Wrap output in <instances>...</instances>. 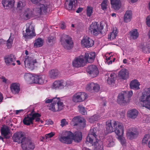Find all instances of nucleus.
Listing matches in <instances>:
<instances>
[{
	"instance_id": "obj_58",
	"label": "nucleus",
	"mask_w": 150,
	"mask_h": 150,
	"mask_svg": "<svg viewBox=\"0 0 150 150\" xmlns=\"http://www.w3.org/2000/svg\"><path fill=\"white\" fill-rule=\"evenodd\" d=\"M146 23L147 25L150 27V15L147 16L146 19Z\"/></svg>"
},
{
	"instance_id": "obj_3",
	"label": "nucleus",
	"mask_w": 150,
	"mask_h": 150,
	"mask_svg": "<svg viewBox=\"0 0 150 150\" xmlns=\"http://www.w3.org/2000/svg\"><path fill=\"white\" fill-rule=\"evenodd\" d=\"M113 125L115 128L114 130L115 132L118 136V139L120 141L122 146H125L126 141L123 137L125 131L123 124L118 121H115L114 122Z\"/></svg>"
},
{
	"instance_id": "obj_36",
	"label": "nucleus",
	"mask_w": 150,
	"mask_h": 150,
	"mask_svg": "<svg viewBox=\"0 0 150 150\" xmlns=\"http://www.w3.org/2000/svg\"><path fill=\"white\" fill-rule=\"evenodd\" d=\"M59 74V72L57 69H53L49 71V76L51 78H56Z\"/></svg>"
},
{
	"instance_id": "obj_28",
	"label": "nucleus",
	"mask_w": 150,
	"mask_h": 150,
	"mask_svg": "<svg viewBox=\"0 0 150 150\" xmlns=\"http://www.w3.org/2000/svg\"><path fill=\"white\" fill-rule=\"evenodd\" d=\"M116 75L114 73H111L107 79L108 83L111 86H113L116 78Z\"/></svg>"
},
{
	"instance_id": "obj_57",
	"label": "nucleus",
	"mask_w": 150,
	"mask_h": 150,
	"mask_svg": "<svg viewBox=\"0 0 150 150\" xmlns=\"http://www.w3.org/2000/svg\"><path fill=\"white\" fill-rule=\"evenodd\" d=\"M25 6V4L23 3L21 1H19L18 2L17 4L18 7H21V8L24 7Z\"/></svg>"
},
{
	"instance_id": "obj_29",
	"label": "nucleus",
	"mask_w": 150,
	"mask_h": 150,
	"mask_svg": "<svg viewBox=\"0 0 150 150\" xmlns=\"http://www.w3.org/2000/svg\"><path fill=\"white\" fill-rule=\"evenodd\" d=\"M104 144L107 147H112L114 144V142L111 136L108 137L104 141Z\"/></svg>"
},
{
	"instance_id": "obj_21",
	"label": "nucleus",
	"mask_w": 150,
	"mask_h": 150,
	"mask_svg": "<svg viewBox=\"0 0 150 150\" xmlns=\"http://www.w3.org/2000/svg\"><path fill=\"white\" fill-rule=\"evenodd\" d=\"M66 86V83L63 80H56L52 84V88L56 89H61Z\"/></svg>"
},
{
	"instance_id": "obj_4",
	"label": "nucleus",
	"mask_w": 150,
	"mask_h": 150,
	"mask_svg": "<svg viewBox=\"0 0 150 150\" xmlns=\"http://www.w3.org/2000/svg\"><path fill=\"white\" fill-rule=\"evenodd\" d=\"M38 7L34 8V11L36 16H40L42 14H46L52 9V5L49 3L45 2L44 4L40 3Z\"/></svg>"
},
{
	"instance_id": "obj_47",
	"label": "nucleus",
	"mask_w": 150,
	"mask_h": 150,
	"mask_svg": "<svg viewBox=\"0 0 150 150\" xmlns=\"http://www.w3.org/2000/svg\"><path fill=\"white\" fill-rule=\"evenodd\" d=\"M123 92L125 93V96H127V98H129V102L130 100V98L132 97L133 94L132 91H124Z\"/></svg>"
},
{
	"instance_id": "obj_23",
	"label": "nucleus",
	"mask_w": 150,
	"mask_h": 150,
	"mask_svg": "<svg viewBox=\"0 0 150 150\" xmlns=\"http://www.w3.org/2000/svg\"><path fill=\"white\" fill-rule=\"evenodd\" d=\"M85 120L82 118H80L78 116H76L73 118L72 120V122H73L74 125V126L81 125V123L83 125L80 128H83L84 127L85 125Z\"/></svg>"
},
{
	"instance_id": "obj_40",
	"label": "nucleus",
	"mask_w": 150,
	"mask_h": 150,
	"mask_svg": "<svg viewBox=\"0 0 150 150\" xmlns=\"http://www.w3.org/2000/svg\"><path fill=\"white\" fill-rule=\"evenodd\" d=\"M24 78L27 81L32 83H34L35 76H33L29 73H25L24 76Z\"/></svg>"
},
{
	"instance_id": "obj_6",
	"label": "nucleus",
	"mask_w": 150,
	"mask_h": 150,
	"mask_svg": "<svg viewBox=\"0 0 150 150\" xmlns=\"http://www.w3.org/2000/svg\"><path fill=\"white\" fill-rule=\"evenodd\" d=\"M41 115L38 113H33L32 112L27 115L23 120V122L25 125H29L33 124L34 120L35 122H39Z\"/></svg>"
},
{
	"instance_id": "obj_30",
	"label": "nucleus",
	"mask_w": 150,
	"mask_h": 150,
	"mask_svg": "<svg viewBox=\"0 0 150 150\" xmlns=\"http://www.w3.org/2000/svg\"><path fill=\"white\" fill-rule=\"evenodd\" d=\"M112 7L115 10H118L121 5L120 0H110Z\"/></svg>"
},
{
	"instance_id": "obj_16",
	"label": "nucleus",
	"mask_w": 150,
	"mask_h": 150,
	"mask_svg": "<svg viewBox=\"0 0 150 150\" xmlns=\"http://www.w3.org/2000/svg\"><path fill=\"white\" fill-rule=\"evenodd\" d=\"M35 16L34 13V9L32 10L29 8L25 9L22 12V18L26 20L30 19Z\"/></svg>"
},
{
	"instance_id": "obj_56",
	"label": "nucleus",
	"mask_w": 150,
	"mask_h": 150,
	"mask_svg": "<svg viewBox=\"0 0 150 150\" xmlns=\"http://www.w3.org/2000/svg\"><path fill=\"white\" fill-rule=\"evenodd\" d=\"M30 1L33 4L38 5L39 4L42 0H30Z\"/></svg>"
},
{
	"instance_id": "obj_52",
	"label": "nucleus",
	"mask_w": 150,
	"mask_h": 150,
	"mask_svg": "<svg viewBox=\"0 0 150 150\" xmlns=\"http://www.w3.org/2000/svg\"><path fill=\"white\" fill-rule=\"evenodd\" d=\"M107 1L104 0L101 3V8L103 10H105L107 8Z\"/></svg>"
},
{
	"instance_id": "obj_9",
	"label": "nucleus",
	"mask_w": 150,
	"mask_h": 150,
	"mask_svg": "<svg viewBox=\"0 0 150 150\" xmlns=\"http://www.w3.org/2000/svg\"><path fill=\"white\" fill-rule=\"evenodd\" d=\"M60 41L65 49L70 50L73 47L74 44L72 38L68 35H63L60 39Z\"/></svg>"
},
{
	"instance_id": "obj_37",
	"label": "nucleus",
	"mask_w": 150,
	"mask_h": 150,
	"mask_svg": "<svg viewBox=\"0 0 150 150\" xmlns=\"http://www.w3.org/2000/svg\"><path fill=\"white\" fill-rule=\"evenodd\" d=\"M1 132L2 136H4L5 138H8L7 136L10 133V130L8 127L5 126L2 127L1 129Z\"/></svg>"
},
{
	"instance_id": "obj_61",
	"label": "nucleus",
	"mask_w": 150,
	"mask_h": 150,
	"mask_svg": "<svg viewBox=\"0 0 150 150\" xmlns=\"http://www.w3.org/2000/svg\"><path fill=\"white\" fill-rule=\"evenodd\" d=\"M1 79L2 80V81L4 83H6V82L7 80V79H6L3 76L1 78Z\"/></svg>"
},
{
	"instance_id": "obj_15",
	"label": "nucleus",
	"mask_w": 150,
	"mask_h": 150,
	"mask_svg": "<svg viewBox=\"0 0 150 150\" xmlns=\"http://www.w3.org/2000/svg\"><path fill=\"white\" fill-rule=\"evenodd\" d=\"M87 71L90 74V76L93 78L97 76L99 72L98 67L94 65H89L87 69Z\"/></svg>"
},
{
	"instance_id": "obj_38",
	"label": "nucleus",
	"mask_w": 150,
	"mask_h": 150,
	"mask_svg": "<svg viewBox=\"0 0 150 150\" xmlns=\"http://www.w3.org/2000/svg\"><path fill=\"white\" fill-rule=\"evenodd\" d=\"M132 18V11L129 10L127 11L125 14L124 20L125 22L127 23L131 21Z\"/></svg>"
},
{
	"instance_id": "obj_48",
	"label": "nucleus",
	"mask_w": 150,
	"mask_h": 150,
	"mask_svg": "<svg viewBox=\"0 0 150 150\" xmlns=\"http://www.w3.org/2000/svg\"><path fill=\"white\" fill-rule=\"evenodd\" d=\"M68 0H65L66 2L68 1ZM74 3H75V0H69L68 4V7L67 9L68 10H72L73 8V6Z\"/></svg>"
},
{
	"instance_id": "obj_44",
	"label": "nucleus",
	"mask_w": 150,
	"mask_h": 150,
	"mask_svg": "<svg viewBox=\"0 0 150 150\" xmlns=\"http://www.w3.org/2000/svg\"><path fill=\"white\" fill-rule=\"evenodd\" d=\"M149 43L146 44L145 45L143 44L141 45V48L143 52L145 53H149Z\"/></svg>"
},
{
	"instance_id": "obj_27",
	"label": "nucleus",
	"mask_w": 150,
	"mask_h": 150,
	"mask_svg": "<svg viewBox=\"0 0 150 150\" xmlns=\"http://www.w3.org/2000/svg\"><path fill=\"white\" fill-rule=\"evenodd\" d=\"M115 121H113L112 124L113 127L112 126V122L111 120H109L106 122V132L107 133H110L113 132H115V127L114 126V123Z\"/></svg>"
},
{
	"instance_id": "obj_25",
	"label": "nucleus",
	"mask_w": 150,
	"mask_h": 150,
	"mask_svg": "<svg viewBox=\"0 0 150 150\" xmlns=\"http://www.w3.org/2000/svg\"><path fill=\"white\" fill-rule=\"evenodd\" d=\"M1 3L6 9H11L13 6L14 0H2Z\"/></svg>"
},
{
	"instance_id": "obj_59",
	"label": "nucleus",
	"mask_w": 150,
	"mask_h": 150,
	"mask_svg": "<svg viewBox=\"0 0 150 150\" xmlns=\"http://www.w3.org/2000/svg\"><path fill=\"white\" fill-rule=\"evenodd\" d=\"M66 26L64 22H62L60 26L61 28L62 29H63L66 28Z\"/></svg>"
},
{
	"instance_id": "obj_64",
	"label": "nucleus",
	"mask_w": 150,
	"mask_h": 150,
	"mask_svg": "<svg viewBox=\"0 0 150 150\" xmlns=\"http://www.w3.org/2000/svg\"><path fill=\"white\" fill-rule=\"evenodd\" d=\"M123 62L124 64H126L127 62V60L126 59H124L123 60Z\"/></svg>"
},
{
	"instance_id": "obj_42",
	"label": "nucleus",
	"mask_w": 150,
	"mask_h": 150,
	"mask_svg": "<svg viewBox=\"0 0 150 150\" xmlns=\"http://www.w3.org/2000/svg\"><path fill=\"white\" fill-rule=\"evenodd\" d=\"M118 33V31L117 29L115 28H113L112 32L109 34L108 37V39L110 40H112L115 38Z\"/></svg>"
},
{
	"instance_id": "obj_31",
	"label": "nucleus",
	"mask_w": 150,
	"mask_h": 150,
	"mask_svg": "<svg viewBox=\"0 0 150 150\" xmlns=\"http://www.w3.org/2000/svg\"><path fill=\"white\" fill-rule=\"evenodd\" d=\"M4 59L7 65H9L10 64L15 61L16 57L13 54H11L5 57Z\"/></svg>"
},
{
	"instance_id": "obj_41",
	"label": "nucleus",
	"mask_w": 150,
	"mask_h": 150,
	"mask_svg": "<svg viewBox=\"0 0 150 150\" xmlns=\"http://www.w3.org/2000/svg\"><path fill=\"white\" fill-rule=\"evenodd\" d=\"M129 34L130 38L133 40L136 39L139 35L137 30L136 29H134L130 31Z\"/></svg>"
},
{
	"instance_id": "obj_35",
	"label": "nucleus",
	"mask_w": 150,
	"mask_h": 150,
	"mask_svg": "<svg viewBox=\"0 0 150 150\" xmlns=\"http://www.w3.org/2000/svg\"><path fill=\"white\" fill-rule=\"evenodd\" d=\"M10 88L12 92L14 94L18 93L20 90L19 85L16 83H12L11 85Z\"/></svg>"
},
{
	"instance_id": "obj_13",
	"label": "nucleus",
	"mask_w": 150,
	"mask_h": 150,
	"mask_svg": "<svg viewBox=\"0 0 150 150\" xmlns=\"http://www.w3.org/2000/svg\"><path fill=\"white\" fill-rule=\"evenodd\" d=\"M139 134V132L137 128L132 127L129 128L126 133V136L129 139L132 140L136 139Z\"/></svg>"
},
{
	"instance_id": "obj_45",
	"label": "nucleus",
	"mask_w": 150,
	"mask_h": 150,
	"mask_svg": "<svg viewBox=\"0 0 150 150\" xmlns=\"http://www.w3.org/2000/svg\"><path fill=\"white\" fill-rule=\"evenodd\" d=\"M13 42V39L11 38V36H10L6 41V45L7 49H10L11 48L12 46Z\"/></svg>"
},
{
	"instance_id": "obj_17",
	"label": "nucleus",
	"mask_w": 150,
	"mask_h": 150,
	"mask_svg": "<svg viewBox=\"0 0 150 150\" xmlns=\"http://www.w3.org/2000/svg\"><path fill=\"white\" fill-rule=\"evenodd\" d=\"M21 145L23 150H33L35 146L34 143L32 141L27 138H26Z\"/></svg>"
},
{
	"instance_id": "obj_20",
	"label": "nucleus",
	"mask_w": 150,
	"mask_h": 150,
	"mask_svg": "<svg viewBox=\"0 0 150 150\" xmlns=\"http://www.w3.org/2000/svg\"><path fill=\"white\" fill-rule=\"evenodd\" d=\"M100 89L99 85L96 83L91 82L88 84L86 87V90L89 92H92L93 91L97 92Z\"/></svg>"
},
{
	"instance_id": "obj_10",
	"label": "nucleus",
	"mask_w": 150,
	"mask_h": 150,
	"mask_svg": "<svg viewBox=\"0 0 150 150\" xmlns=\"http://www.w3.org/2000/svg\"><path fill=\"white\" fill-rule=\"evenodd\" d=\"M25 53L27 55L28 54L27 50L25 51ZM24 62L26 67L31 70H33L35 68L34 64L37 63L36 59L33 60L32 57L25 56L24 59Z\"/></svg>"
},
{
	"instance_id": "obj_22",
	"label": "nucleus",
	"mask_w": 150,
	"mask_h": 150,
	"mask_svg": "<svg viewBox=\"0 0 150 150\" xmlns=\"http://www.w3.org/2000/svg\"><path fill=\"white\" fill-rule=\"evenodd\" d=\"M96 56V53L95 52H87L85 54L84 58L86 62L92 63L93 62Z\"/></svg>"
},
{
	"instance_id": "obj_26",
	"label": "nucleus",
	"mask_w": 150,
	"mask_h": 150,
	"mask_svg": "<svg viewBox=\"0 0 150 150\" xmlns=\"http://www.w3.org/2000/svg\"><path fill=\"white\" fill-rule=\"evenodd\" d=\"M129 73L127 70L125 68L122 69L119 72L118 76L122 79H126L129 77Z\"/></svg>"
},
{
	"instance_id": "obj_55",
	"label": "nucleus",
	"mask_w": 150,
	"mask_h": 150,
	"mask_svg": "<svg viewBox=\"0 0 150 150\" xmlns=\"http://www.w3.org/2000/svg\"><path fill=\"white\" fill-rule=\"evenodd\" d=\"M47 40L49 43L51 44L54 43V38L52 36L49 37L48 38Z\"/></svg>"
},
{
	"instance_id": "obj_19",
	"label": "nucleus",
	"mask_w": 150,
	"mask_h": 150,
	"mask_svg": "<svg viewBox=\"0 0 150 150\" xmlns=\"http://www.w3.org/2000/svg\"><path fill=\"white\" fill-rule=\"evenodd\" d=\"M84 64V59L80 57L75 58L72 62L73 66L77 68L83 67Z\"/></svg>"
},
{
	"instance_id": "obj_14",
	"label": "nucleus",
	"mask_w": 150,
	"mask_h": 150,
	"mask_svg": "<svg viewBox=\"0 0 150 150\" xmlns=\"http://www.w3.org/2000/svg\"><path fill=\"white\" fill-rule=\"evenodd\" d=\"M87 98V95L84 92H78L74 94L72 97V100L76 103L83 101Z\"/></svg>"
},
{
	"instance_id": "obj_7",
	"label": "nucleus",
	"mask_w": 150,
	"mask_h": 150,
	"mask_svg": "<svg viewBox=\"0 0 150 150\" xmlns=\"http://www.w3.org/2000/svg\"><path fill=\"white\" fill-rule=\"evenodd\" d=\"M73 133L69 131H64L60 133L58 138L61 142L67 144H71L72 142Z\"/></svg>"
},
{
	"instance_id": "obj_63",
	"label": "nucleus",
	"mask_w": 150,
	"mask_h": 150,
	"mask_svg": "<svg viewBox=\"0 0 150 150\" xmlns=\"http://www.w3.org/2000/svg\"><path fill=\"white\" fill-rule=\"evenodd\" d=\"M3 97L2 94L0 92V103L3 100Z\"/></svg>"
},
{
	"instance_id": "obj_60",
	"label": "nucleus",
	"mask_w": 150,
	"mask_h": 150,
	"mask_svg": "<svg viewBox=\"0 0 150 150\" xmlns=\"http://www.w3.org/2000/svg\"><path fill=\"white\" fill-rule=\"evenodd\" d=\"M83 8H82L79 7L77 10L76 12L77 13H79L81 12L83 10Z\"/></svg>"
},
{
	"instance_id": "obj_39",
	"label": "nucleus",
	"mask_w": 150,
	"mask_h": 150,
	"mask_svg": "<svg viewBox=\"0 0 150 150\" xmlns=\"http://www.w3.org/2000/svg\"><path fill=\"white\" fill-rule=\"evenodd\" d=\"M72 138L75 142H79L82 139L81 133L79 131L75 132L74 135L73 134Z\"/></svg>"
},
{
	"instance_id": "obj_18",
	"label": "nucleus",
	"mask_w": 150,
	"mask_h": 150,
	"mask_svg": "<svg viewBox=\"0 0 150 150\" xmlns=\"http://www.w3.org/2000/svg\"><path fill=\"white\" fill-rule=\"evenodd\" d=\"M94 41L87 36L83 37L81 41V43L85 47L89 48L92 47L94 44Z\"/></svg>"
},
{
	"instance_id": "obj_5",
	"label": "nucleus",
	"mask_w": 150,
	"mask_h": 150,
	"mask_svg": "<svg viewBox=\"0 0 150 150\" xmlns=\"http://www.w3.org/2000/svg\"><path fill=\"white\" fill-rule=\"evenodd\" d=\"M104 26L107 27L106 23L101 22L99 26L97 22H93L89 28V32L94 35L97 36L99 34H102V30L103 29Z\"/></svg>"
},
{
	"instance_id": "obj_11",
	"label": "nucleus",
	"mask_w": 150,
	"mask_h": 150,
	"mask_svg": "<svg viewBox=\"0 0 150 150\" xmlns=\"http://www.w3.org/2000/svg\"><path fill=\"white\" fill-rule=\"evenodd\" d=\"M27 26L28 27L26 28L25 32L24 31H23V37L27 39H30L36 35L34 27L32 25L29 23L27 24Z\"/></svg>"
},
{
	"instance_id": "obj_50",
	"label": "nucleus",
	"mask_w": 150,
	"mask_h": 150,
	"mask_svg": "<svg viewBox=\"0 0 150 150\" xmlns=\"http://www.w3.org/2000/svg\"><path fill=\"white\" fill-rule=\"evenodd\" d=\"M79 110L80 112L83 115H85L86 114V111L85 110L84 107L81 106H79Z\"/></svg>"
},
{
	"instance_id": "obj_53",
	"label": "nucleus",
	"mask_w": 150,
	"mask_h": 150,
	"mask_svg": "<svg viewBox=\"0 0 150 150\" xmlns=\"http://www.w3.org/2000/svg\"><path fill=\"white\" fill-rule=\"evenodd\" d=\"M61 124L60 125L62 127L68 124V122L66 121L65 119H63L61 121Z\"/></svg>"
},
{
	"instance_id": "obj_46",
	"label": "nucleus",
	"mask_w": 150,
	"mask_h": 150,
	"mask_svg": "<svg viewBox=\"0 0 150 150\" xmlns=\"http://www.w3.org/2000/svg\"><path fill=\"white\" fill-rule=\"evenodd\" d=\"M93 8L91 6H87L86 8V15L88 17H90L93 13Z\"/></svg>"
},
{
	"instance_id": "obj_34",
	"label": "nucleus",
	"mask_w": 150,
	"mask_h": 150,
	"mask_svg": "<svg viewBox=\"0 0 150 150\" xmlns=\"http://www.w3.org/2000/svg\"><path fill=\"white\" fill-rule=\"evenodd\" d=\"M138 114V111L136 109H133L128 111L127 116L130 118L134 119L137 117Z\"/></svg>"
},
{
	"instance_id": "obj_51",
	"label": "nucleus",
	"mask_w": 150,
	"mask_h": 150,
	"mask_svg": "<svg viewBox=\"0 0 150 150\" xmlns=\"http://www.w3.org/2000/svg\"><path fill=\"white\" fill-rule=\"evenodd\" d=\"M105 57V59L106 60V62H107V64L108 65L112 64V60L111 59H112V58H113V56H109L108 57L106 56Z\"/></svg>"
},
{
	"instance_id": "obj_8",
	"label": "nucleus",
	"mask_w": 150,
	"mask_h": 150,
	"mask_svg": "<svg viewBox=\"0 0 150 150\" xmlns=\"http://www.w3.org/2000/svg\"><path fill=\"white\" fill-rule=\"evenodd\" d=\"M139 101L142 103L143 107L150 110V87L148 88L147 91L142 93Z\"/></svg>"
},
{
	"instance_id": "obj_12",
	"label": "nucleus",
	"mask_w": 150,
	"mask_h": 150,
	"mask_svg": "<svg viewBox=\"0 0 150 150\" xmlns=\"http://www.w3.org/2000/svg\"><path fill=\"white\" fill-rule=\"evenodd\" d=\"M25 137V134L22 132H16L13 135L12 139L13 142L18 144L23 143L26 139Z\"/></svg>"
},
{
	"instance_id": "obj_54",
	"label": "nucleus",
	"mask_w": 150,
	"mask_h": 150,
	"mask_svg": "<svg viewBox=\"0 0 150 150\" xmlns=\"http://www.w3.org/2000/svg\"><path fill=\"white\" fill-rule=\"evenodd\" d=\"M55 134V133L53 132H51L50 133L46 134L45 135V137L46 139H47L49 138H51L53 137Z\"/></svg>"
},
{
	"instance_id": "obj_49",
	"label": "nucleus",
	"mask_w": 150,
	"mask_h": 150,
	"mask_svg": "<svg viewBox=\"0 0 150 150\" xmlns=\"http://www.w3.org/2000/svg\"><path fill=\"white\" fill-rule=\"evenodd\" d=\"M149 138V134H148L145 135L142 140V143L143 144H147Z\"/></svg>"
},
{
	"instance_id": "obj_62",
	"label": "nucleus",
	"mask_w": 150,
	"mask_h": 150,
	"mask_svg": "<svg viewBox=\"0 0 150 150\" xmlns=\"http://www.w3.org/2000/svg\"><path fill=\"white\" fill-rule=\"evenodd\" d=\"M23 111V110H17L16 111V115H18L19 113L21 112V111Z\"/></svg>"
},
{
	"instance_id": "obj_24",
	"label": "nucleus",
	"mask_w": 150,
	"mask_h": 150,
	"mask_svg": "<svg viewBox=\"0 0 150 150\" xmlns=\"http://www.w3.org/2000/svg\"><path fill=\"white\" fill-rule=\"evenodd\" d=\"M117 102L118 103L122 104L123 103L129 102V98H127L123 91L119 94L118 96Z\"/></svg>"
},
{
	"instance_id": "obj_43",
	"label": "nucleus",
	"mask_w": 150,
	"mask_h": 150,
	"mask_svg": "<svg viewBox=\"0 0 150 150\" xmlns=\"http://www.w3.org/2000/svg\"><path fill=\"white\" fill-rule=\"evenodd\" d=\"M43 40L40 38H39L36 40L34 46L36 47H41L43 45Z\"/></svg>"
},
{
	"instance_id": "obj_33",
	"label": "nucleus",
	"mask_w": 150,
	"mask_h": 150,
	"mask_svg": "<svg viewBox=\"0 0 150 150\" xmlns=\"http://www.w3.org/2000/svg\"><path fill=\"white\" fill-rule=\"evenodd\" d=\"M140 83L137 80L134 79L131 81L129 86L130 88L132 89L138 90L140 89Z\"/></svg>"
},
{
	"instance_id": "obj_1",
	"label": "nucleus",
	"mask_w": 150,
	"mask_h": 150,
	"mask_svg": "<svg viewBox=\"0 0 150 150\" xmlns=\"http://www.w3.org/2000/svg\"><path fill=\"white\" fill-rule=\"evenodd\" d=\"M98 135L96 128H91L86 138V143H90L94 146L93 150H104L103 143L101 141L97 139Z\"/></svg>"
},
{
	"instance_id": "obj_2",
	"label": "nucleus",
	"mask_w": 150,
	"mask_h": 150,
	"mask_svg": "<svg viewBox=\"0 0 150 150\" xmlns=\"http://www.w3.org/2000/svg\"><path fill=\"white\" fill-rule=\"evenodd\" d=\"M45 103H52L49 106V110L54 112L62 110L64 106L63 102L61 101L59 98H54L51 99H46L45 100Z\"/></svg>"
},
{
	"instance_id": "obj_32",
	"label": "nucleus",
	"mask_w": 150,
	"mask_h": 150,
	"mask_svg": "<svg viewBox=\"0 0 150 150\" xmlns=\"http://www.w3.org/2000/svg\"><path fill=\"white\" fill-rule=\"evenodd\" d=\"M45 79V76L44 75H40L35 76L34 83L39 84H43Z\"/></svg>"
}]
</instances>
